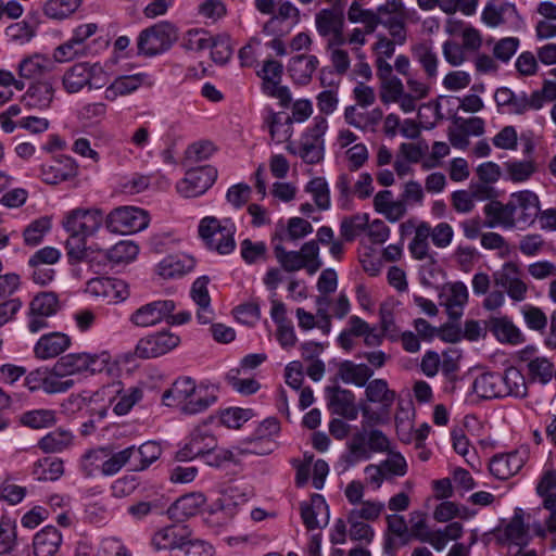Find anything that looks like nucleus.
I'll return each mask as SVG.
<instances>
[{"instance_id": "obj_1", "label": "nucleus", "mask_w": 556, "mask_h": 556, "mask_svg": "<svg viewBox=\"0 0 556 556\" xmlns=\"http://www.w3.org/2000/svg\"><path fill=\"white\" fill-rule=\"evenodd\" d=\"M363 420L361 430L356 431L348 442L349 453L342 455L341 459L348 467L354 466L359 460H366L372 453L389 452L390 441L379 429H369L376 425L384 424L381 414L374 412L370 406L364 404L358 408Z\"/></svg>"}, {"instance_id": "obj_2", "label": "nucleus", "mask_w": 556, "mask_h": 556, "mask_svg": "<svg viewBox=\"0 0 556 556\" xmlns=\"http://www.w3.org/2000/svg\"><path fill=\"white\" fill-rule=\"evenodd\" d=\"M178 40L177 27L167 21L142 29L137 38V54L154 58L167 52Z\"/></svg>"}, {"instance_id": "obj_3", "label": "nucleus", "mask_w": 556, "mask_h": 556, "mask_svg": "<svg viewBox=\"0 0 556 556\" xmlns=\"http://www.w3.org/2000/svg\"><path fill=\"white\" fill-rule=\"evenodd\" d=\"M237 227L230 218L223 224L214 216L204 217L199 225V235L206 247L222 255L231 253L236 248L235 233Z\"/></svg>"}, {"instance_id": "obj_4", "label": "nucleus", "mask_w": 556, "mask_h": 556, "mask_svg": "<svg viewBox=\"0 0 556 556\" xmlns=\"http://www.w3.org/2000/svg\"><path fill=\"white\" fill-rule=\"evenodd\" d=\"M148 213L135 206L114 208L105 218V226L111 232L131 233L148 227Z\"/></svg>"}, {"instance_id": "obj_5", "label": "nucleus", "mask_w": 556, "mask_h": 556, "mask_svg": "<svg viewBox=\"0 0 556 556\" xmlns=\"http://www.w3.org/2000/svg\"><path fill=\"white\" fill-rule=\"evenodd\" d=\"M101 74H103V68L99 63L80 62L74 64L65 72L62 84L68 93H76L85 86L99 88L101 85L97 84Z\"/></svg>"}, {"instance_id": "obj_6", "label": "nucleus", "mask_w": 556, "mask_h": 556, "mask_svg": "<svg viewBox=\"0 0 556 556\" xmlns=\"http://www.w3.org/2000/svg\"><path fill=\"white\" fill-rule=\"evenodd\" d=\"M217 447V439L207 428L206 422L198 426L190 433L189 441L176 453L179 462H189L201 458L205 453Z\"/></svg>"}, {"instance_id": "obj_7", "label": "nucleus", "mask_w": 556, "mask_h": 556, "mask_svg": "<svg viewBox=\"0 0 556 556\" xmlns=\"http://www.w3.org/2000/svg\"><path fill=\"white\" fill-rule=\"evenodd\" d=\"M217 169L211 165L191 168L177 185L178 192L185 198L203 194L216 180Z\"/></svg>"}, {"instance_id": "obj_8", "label": "nucleus", "mask_w": 556, "mask_h": 556, "mask_svg": "<svg viewBox=\"0 0 556 556\" xmlns=\"http://www.w3.org/2000/svg\"><path fill=\"white\" fill-rule=\"evenodd\" d=\"M103 213L97 208H75L68 212L63 220V227L68 233L86 237L94 235L101 227Z\"/></svg>"}, {"instance_id": "obj_9", "label": "nucleus", "mask_w": 556, "mask_h": 556, "mask_svg": "<svg viewBox=\"0 0 556 556\" xmlns=\"http://www.w3.org/2000/svg\"><path fill=\"white\" fill-rule=\"evenodd\" d=\"M325 395L331 414L348 420L357 418L359 407L355 404V395L351 390L343 389L340 386H329L325 388Z\"/></svg>"}, {"instance_id": "obj_10", "label": "nucleus", "mask_w": 556, "mask_h": 556, "mask_svg": "<svg viewBox=\"0 0 556 556\" xmlns=\"http://www.w3.org/2000/svg\"><path fill=\"white\" fill-rule=\"evenodd\" d=\"M180 343V338L170 332H157L138 341L135 353L140 358H154L164 355Z\"/></svg>"}, {"instance_id": "obj_11", "label": "nucleus", "mask_w": 556, "mask_h": 556, "mask_svg": "<svg viewBox=\"0 0 556 556\" xmlns=\"http://www.w3.org/2000/svg\"><path fill=\"white\" fill-rule=\"evenodd\" d=\"M176 308L173 300H157L137 308L130 315V321L138 327H150L165 320Z\"/></svg>"}, {"instance_id": "obj_12", "label": "nucleus", "mask_w": 556, "mask_h": 556, "mask_svg": "<svg viewBox=\"0 0 556 556\" xmlns=\"http://www.w3.org/2000/svg\"><path fill=\"white\" fill-rule=\"evenodd\" d=\"M192 536V531L188 525L175 521L172 525L157 530L152 536V545L155 549H168L170 554H175L180 545L188 538Z\"/></svg>"}, {"instance_id": "obj_13", "label": "nucleus", "mask_w": 556, "mask_h": 556, "mask_svg": "<svg viewBox=\"0 0 556 556\" xmlns=\"http://www.w3.org/2000/svg\"><path fill=\"white\" fill-rule=\"evenodd\" d=\"M301 518L308 530L324 528L329 523V506L320 494H313L311 502L300 504Z\"/></svg>"}, {"instance_id": "obj_14", "label": "nucleus", "mask_w": 556, "mask_h": 556, "mask_svg": "<svg viewBox=\"0 0 556 556\" xmlns=\"http://www.w3.org/2000/svg\"><path fill=\"white\" fill-rule=\"evenodd\" d=\"M78 166L75 160L67 155H59L51 165L41 166L42 181L49 185H58L77 176Z\"/></svg>"}, {"instance_id": "obj_15", "label": "nucleus", "mask_w": 556, "mask_h": 556, "mask_svg": "<svg viewBox=\"0 0 556 556\" xmlns=\"http://www.w3.org/2000/svg\"><path fill=\"white\" fill-rule=\"evenodd\" d=\"M208 282V276H201L194 280L190 290V296L198 305L197 319L201 325L211 324L214 318L211 296L207 289Z\"/></svg>"}, {"instance_id": "obj_16", "label": "nucleus", "mask_w": 556, "mask_h": 556, "mask_svg": "<svg viewBox=\"0 0 556 556\" xmlns=\"http://www.w3.org/2000/svg\"><path fill=\"white\" fill-rule=\"evenodd\" d=\"M195 266V260L184 253L165 256L155 267V271L164 279L181 277L191 271Z\"/></svg>"}, {"instance_id": "obj_17", "label": "nucleus", "mask_w": 556, "mask_h": 556, "mask_svg": "<svg viewBox=\"0 0 556 556\" xmlns=\"http://www.w3.org/2000/svg\"><path fill=\"white\" fill-rule=\"evenodd\" d=\"M523 465L525 457L518 451H514L493 456L489 465V470L495 478L506 480L516 475Z\"/></svg>"}, {"instance_id": "obj_18", "label": "nucleus", "mask_w": 556, "mask_h": 556, "mask_svg": "<svg viewBox=\"0 0 556 556\" xmlns=\"http://www.w3.org/2000/svg\"><path fill=\"white\" fill-rule=\"evenodd\" d=\"M54 98V88L50 79L38 80L29 86L22 102L29 109L46 110Z\"/></svg>"}, {"instance_id": "obj_19", "label": "nucleus", "mask_w": 556, "mask_h": 556, "mask_svg": "<svg viewBox=\"0 0 556 556\" xmlns=\"http://www.w3.org/2000/svg\"><path fill=\"white\" fill-rule=\"evenodd\" d=\"M71 345V339L63 332L43 334L36 343L34 353L40 359L59 356Z\"/></svg>"}, {"instance_id": "obj_20", "label": "nucleus", "mask_w": 556, "mask_h": 556, "mask_svg": "<svg viewBox=\"0 0 556 556\" xmlns=\"http://www.w3.org/2000/svg\"><path fill=\"white\" fill-rule=\"evenodd\" d=\"M206 498L202 493H190L180 496L167 509L168 517L174 521L184 522L186 518L198 514Z\"/></svg>"}, {"instance_id": "obj_21", "label": "nucleus", "mask_w": 556, "mask_h": 556, "mask_svg": "<svg viewBox=\"0 0 556 556\" xmlns=\"http://www.w3.org/2000/svg\"><path fill=\"white\" fill-rule=\"evenodd\" d=\"M472 390L479 397L484 400L504 397L506 392L502 375L490 371L484 372L475 379Z\"/></svg>"}, {"instance_id": "obj_22", "label": "nucleus", "mask_w": 556, "mask_h": 556, "mask_svg": "<svg viewBox=\"0 0 556 556\" xmlns=\"http://www.w3.org/2000/svg\"><path fill=\"white\" fill-rule=\"evenodd\" d=\"M54 61L50 58L35 53L24 58L18 64V75L25 79H39L54 68Z\"/></svg>"}, {"instance_id": "obj_23", "label": "nucleus", "mask_w": 556, "mask_h": 556, "mask_svg": "<svg viewBox=\"0 0 556 556\" xmlns=\"http://www.w3.org/2000/svg\"><path fill=\"white\" fill-rule=\"evenodd\" d=\"M316 28L320 36L341 35L344 26V15L339 4L331 9H323L316 14Z\"/></svg>"}, {"instance_id": "obj_24", "label": "nucleus", "mask_w": 556, "mask_h": 556, "mask_svg": "<svg viewBox=\"0 0 556 556\" xmlns=\"http://www.w3.org/2000/svg\"><path fill=\"white\" fill-rule=\"evenodd\" d=\"M61 543V532L53 526H47L34 536V554L35 556H55Z\"/></svg>"}, {"instance_id": "obj_25", "label": "nucleus", "mask_w": 556, "mask_h": 556, "mask_svg": "<svg viewBox=\"0 0 556 556\" xmlns=\"http://www.w3.org/2000/svg\"><path fill=\"white\" fill-rule=\"evenodd\" d=\"M318 63L315 55H295L289 61L288 72L295 84L304 86L311 81Z\"/></svg>"}, {"instance_id": "obj_26", "label": "nucleus", "mask_w": 556, "mask_h": 556, "mask_svg": "<svg viewBox=\"0 0 556 556\" xmlns=\"http://www.w3.org/2000/svg\"><path fill=\"white\" fill-rule=\"evenodd\" d=\"M365 395L366 400L370 403H379L381 405V412L389 414L396 393L390 390L388 382L384 379H374L366 383Z\"/></svg>"}, {"instance_id": "obj_27", "label": "nucleus", "mask_w": 556, "mask_h": 556, "mask_svg": "<svg viewBox=\"0 0 556 556\" xmlns=\"http://www.w3.org/2000/svg\"><path fill=\"white\" fill-rule=\"evenodd\" d=\"M374 370L366 364H355L352 361H343L338 368V376L344 383L365 387L372 377Z\"/></svg>"}, {"instance_id": "obj_28", "label": "nucleus", "mask_w": 556, "mask_h": 556, "mask_svg": "<svg viewBox=\"0 0 556 556\" xmlns=\"http://www.w3.org/2000/svg\"><path fill=\"white\" fill-rule=\"evenodd\" d=\"M129 450L131 451V470L134 471L147 469L152 463L157 460L162 454L161 445L154 441H148L139 447L131 445Z\"/></svg>"}, {"instance_id": "obj_29", "label": "nucleus", "mask_w": 556, "mask_h": 556, "mask_svg": "<svg viewBox=\"0 0 556 556\" xmlns=\"http://www.w3.org/2000/svg\"><path fill=\"white\" fill-rule=\"evenodd\" d=\"M199 387L190 377L178 378L170 389L163 394V402L167 406H180L188 400Z\"/></svg>"}, {"instance_id": "obj_30", "label": "nucleus", "mask_w": 556, "mask_h": 556, "mask_svg": "<svg viewBox=\"0 0 556 556\" xmlns=\"http://www.w3.org/2000/svg\"><path fill=\"white\" fill-rule=\"evenodd\" d=\"M511 198L516 200L518 207L521 208L519 222L532 225L541 212L539 197L530 190H523L513 193Z\"/></svg>"}, {"instance_id": "obj_31", "label": "nucleus", "mask_w": 556, "mask_h": 556, "mask_svg": "<svg viewBox=\"0 0 556 556\" xmlns=\"http://www.w3.org/2000/svg\"><path fill=\"white\" fill-rule=\"evenodd\" d=\"M506 15L517 16L515 4L509 2L500 3L496 0H491L486 2L481 14V20L490 27H497L505 22Z\"/></svg>"}, {"instance_id": "obj_32", "label": "nucleus", "mask_w": 556, "mask_h": 556, "mask_svg": "<svg viewBox=\"0 0 556 556\" xmlns=\"http://www.w3.org/2000/svg\"><path fill=\"white\" fill-rule=\"evenodd\" d=\"M488 327L501 342L518 344L523 341L519 329L507 317H493L490 319Z\"/></svg>"}, {"instance_id": "obj_33", "label": "nucleus", "mask_w": 556, "mask_h": 556, "mask_svg": "<svg viewBox=\"0 0 556 556\" xmlns=\"http://www.w3.org/2000/svg\"><path fill=\"white\" fill-rule=\"evenodd\" d=\"M18 422L35 430L50 428L56 424V414L53 409H31L22 413L18 416Z\"/></svg>"}, {"instance_id": "obj_34", "label": "nucleus", "mask_w": 556, "mask_h": 556, "mask_svg": "<svg viewBox=\"0 0 556 556\" xmlns=\"http://www.w3.org/2000/svg\"><path fill=\"white\" fill-rule=\"evenodd\" d=\"M139 253L138 245L129 240H122L106 251L101 252V261H109L114 264L128 263L136 258Z\"/></svg>"}, {"instance_id": "obj_35", "label": "nucleus", "mask_w": 556, "mask_h": 556, "mask_svg": "<svg viewBox=\"0 0 556 556\" xmlns=\"http://www.w3.org/2000/svg\"><path fill=\"white\" fill-rule=\"evenodd\" d=\"M504 534L507 541L520 547L529 544V528L523 522V511L521 508L515 510L514 517L504 529Z\"/></svg>"}, {"instance_id": "obj_36", "label": "nucleus", "mask_w": 556, "mask_h": 556, "mask_svg": "<svg viewBox=\"0 0 556 556\" xmlns=\"http://www.w3.org/2000/svg\"><path fill=\"white\" fill-rule=\"evenodd\" d=\"M450 295L446 299V312L450 319L457 321L463 316L464 306L468 301V290L465 283L458 281L451 286Z\"/></svg>"}, {"instance_id": "obj_37", "label": "nucleus", "mask_w": 556, "mask_h": 556, "mask_svg": "<svg viewBox=\"0 0 556 556\" xmlns=\"http://www.w3.org/2000/svg\"><path fill=\"white\" fill-rule=\"evenodd\" d=\"M89 353H72L60 357L55 366L56 375L72 376L87 370Z\"/></svg>"}, {"instance_id": "obj_38", "label": "nucleus", "mask_w": 556, "mask_h": 556, "mask_svg": "<svg viewBox=\"0 0 556 556\" xmlns=\"http://www.w3.org/2000/svg\"><path fill=\"white\" fill-rule=\"evenodd\" d=\"M217 401V396L207 388L199 387L194 394L181 405L182 413L194 415L204 412Z\"/></svg>"}, {"instance_id": "obj_39", "label": "nucleus", "mask_w": 556, "mask_h": 556, "mask_svg": "<svg viewBox=\"0 0 556 556\" xmlns=\"http://www.w3.org/2000/svg\"><path fill=\"white\" fill-rule=\"evenodd\" d=\"M38 22L35 16H28L27 20L11 24L5 29V35L11 41L18 45L29 42L36 35Z\"/></svg>"}, {"instance_id": "obj_40", "label": "nucleus", "mask_w": 556, "mask_h": 556, "mask_svg": "<svg viewBox=\"0 0 556 556\" xmlns=\"http://www.w3.org/2000/svg\"><path fill=\"white\" fill-rule=\"evenodd\" d=\"M274 253L280 266L288 273L303 269L306 265V252H303V247L300 251H287L281 244H276Z\"/></svg>"}, {"instance_id": "obj_41", "label": "nucleus", "mask_w": 556, "mask_h": 556, "mask_svg": "<svg viewBox=\"0 0 556 556\" xmlns=\"http://www.w3.org/2000/svg\"><path fill=\"white\" fill-rule=\"evenodd\" d=\"M72 440L73 434L68 430L60 428L42 437L38 446L46 453H56L70 446Z\"/></svg>"}, {"instance_id": "obj_42", "label": "nucleus", "mask_w": 556, "mask_h": 556, "mask_svg": "<svg viewBox=\"0 0 556 556\" xmlns=\"http://www.w3.org/2000/svg\"><path fill=\"white\" fill-rule=\"evenodd\" d=\"M29 309H31L34 314L51 317L60 309L59 298L56 293L52 291L40 292L30 301Z\"/></svg>"}, {"instance_id": "obj_43", "label": "nucleus", "mask_w": 556, "mask_h": 556, "mask_svg": "<svg viewBox=\"0 0 556 556\" xmlns=\"http://www.w3.org/2000/svg\"><path fill=\"white\" fill-rule=\"evenodd\" d=\"M269 125V132L273 140L278 143L287 141L291 138L292 129V117L282 116L281 113H271L267 119Z\"/></svg>"}, {"instance_id": "obj_44", "label": "nucleus", "mask_w": 556, "mask_h": 556, "mask_svg": "<svg viewBox=\"0 0 556 556\" xmlns=\"http://www.w3.org/2000/svg\"><path fill=\"white\" fill-rule=\"evenodd\" d=\"M149 78L146 73H140L131 76L118 77L114 83L105 90L106 98L110 99V93L115 94H128L138 89V87Z\"/></svg>"}, {"instance_id": "obj_45", "label": "nucleus", "mask_w": 556, "mask_h": 556, "mask_svg": "<svg viewBox=\"0 0 556 556\" xmlns=\"http://www.w3.org/2000/svg\"><path fill=\"white\" fill-rule=\"evenodd\" d=\"M502 379L506 388L505 396L525 397L527 395L525 377L516 367H508L502 375Z\"/></svg>"}, {"instance_id": "obj_46", "label": "nucleus", "mask_w": 556, "mask_h": 556, "mask_svg": "<svg viewBox=\"0 0 556 556\" xmlns=\"http://www.w3.org/2000/svg\"><path fill=\"white\" fill-rule=\"evenodd\" d=\"M430 237V225L426 222L420 223L415 229V237L409 243V252L416 260H425L428 257Z\"/></svg>"}, {"instance_id": "obj_47", "label": "nucleus", "mask_w": 556, "mask_h": 556, "mask_svg": "<svg viewBox=\"0 0 556 556\" xmlns=\"http://www.w3.org/2000/svg\"><path fill=\"white\" fill-rule=\"evenodd\" d=\"M369 222L368 214H355L351 217H345L340 224V233L342 238L352 242L365 229H367Z\"/></svg>"}, {"instance_id": "obj_48", "label": "nucleus", "mask_w": 556, "mask_h": 556, "mask_svg": "<svg viewBox=\"0 0 556 556\" xmlns=\"http://www.w3.org/2000/svg\"><path fill=\"white\" fill-rule=\"evenodd\" d=\"M348 17L352 23H364L366 34L374 33L381 22V18L377 13L371 10L362 9L356 1L351 4L348 12Z\"/></svg>"}, {"instance_id": "obj_49", "label": "nucleus", "mask_w": 556, "mask_h": 556, "mask_svg": "<svg viewBox=\"0 0 556 556\" xmlns=\"http://www.w3.org/2000/svg\"><path fill=\"white\" fill-rule=\"evenodd\" d=\"M81 0H48L43 7L45 14L54 20H63L73 14Z\"/></svg>"}, {"instance_id": "obj_50", "label": "nucleus", "mask_w": 556, "mask_h": 556, "mask_svg": "<svg viewBox=\"0 0 556 556\" xmlns=\"http://www.w3.org/2000/svg\"><path fill=\"white\" fill-rule=\"evenodd\" d=\"M305 191L312 193L316 206L326 211L330 207V191L324 177L313 178L305 187Z\"/></svg>"}, {"instance_id": "obj_51", "label": "nucleus", "mask_w": 556, "mask_h": 556, "mask_svg": "<svg viewBox=\"0 0 556 556\" xmlns=\"http://www.w3.org/2000/svg\"><path fill=\"white\" fill-rule=\"evenodd\" d=\"M483 213L485 215V220L483 222L485 228H495L497 226L507 229L511 228L509 222L505 219L504 204L496 199L484 205Z\"/></svg>"}, {"instance_id": "obj_52", "label": "nucleus", "mask_w": 556, "mask_h": 556, "mask_svg": "<svg viewBox=\"0 0 556 556\" xmlns=\"http://www.w3.org/2000/svg\"><path fill=\"white\" fill-rule=\"evenodd\" d=\"M507 179L514 182L528 180L536 170L533 161H508L504 163Z\"/></svg>"}, {"instance_id": "obj_53", "label": "nucleus", "mask_w": 556, "mask_h": 556, "mask_svg": "<svg viewBox=\"0 0 556 556\" xmlns=\"http://www.w3.org/2000/svg\"><path fill=\"white\" fill-rule=\"evenodd\" d=\"M414 56L419 61L427 75L432 78L438 73V58L430 45L422 42L413 48Z\"/></svg>"}, {"instance_id": "obj_54", "label": "nucleus", "mask_w": 556, "mask_h": 556, "mask_svg": "<svg viewBox=\"0 0 556 556\" xmlns=\"http://www.w3.org/2000/svg\"><path fill=\"white\" fill-rule=\"evenodd\" d=\"M283 73V65L276 60L268 59L263 67L257 71V76L263 80V90H268L269 86L279 85Z\"/></svg>"}, {"instance_id": "obj_55", "label": "nucleus", "mask_w": 556, "mask_h": 556, "mask_svg": "<svg viewBox=\"0 0 556 556\" xmlns=\"http://www.w3.org/2000/svg\"><path fill=\"white\" fill-rule=\"evenodd\" d=\"M17 541L16 523L8 517L0 520V555L9 554L13 551Z\"/></svg>"}, {"instance_id": "obj_56", "label": "nucleus", "mask_w": 556, "mask_h": 556, "mask_svg": "<svg viewBox=\"0 0 556 556\" xmlns=\"http://www.w3.org/2000/svg\"><path fill=\"white\" fill-rule=\"evenodd\" d=\"M86 292L96 298H102L109 302L114 299L113 278L97 277L90 279L86 285Z\"/></svg>"}, {"instance_id": "obj_57", "label": "nucleus", "mask_w": 556, "mask_h": 556, "mask_svg": "<svg viewBox=\"0 0 556 556\" xmlns=\"http://www.w3.org/2000/svg\"><path fill=\"white\" fill-rule=\"evenodd\" d=\"M211 36L204 29H190L182 38L181 47L187 51L200 52L210 47Z\"/></svg>"}, {"instance_id": "obj_58", "label": "nucleus", "mask_w": 556, "mask_h": 556, "mask_svg": "<svg viewBox=\"0 0 556 556\" xmlns=\"http://www.w3.org/2000/svg\"><path fill=\"white\" fill-rule=\"evenodd\" d=\"M240 368H232L226 375L227 382L239 393L244 395L254 394L261 388L257 380L253 378L240 379Z\"/></svg>"}, {"instance_id": "obj_59", "label": "nucleus", "mask_w": 556, "mask_h": 556, "mask_svg": "<svg viewBox=\"0 0 556 556\" xmlns=\"http://www.w3.org/2000/svg\"><path fill=\"white\" fill-rule=\"evenodd\" d=\"M299 155L307 164H317L324 159V143L303 137Z\"/></svg>"}, {"instance_id": "obj_60", "label": "nucleus", "mask_w": 556, "mask_h": 556, "mask_svg": "<svg viewBox=\"0 0 556 556\" xmlns=\"http://www.w3.org/2000/svg\"><path fill=\"white\" fill-rule=\"evenodd\" d=\"M210 43L208 48H211L213 61L217 64L227 63L232 54L229 37L226 35H218L214 38L211 37Z\"/></svg>"}, {"instance_id": "obj_61", "label": "nucleus", "mask_w": 556, "mask_h": 556, "mask_svg": "<svg viewBox=\"0 0 556 556\" xmlns=\"http://www.w3.org/2000/svg\"><path fill=\"white\" fill-rule=\"evenodd\" d=\"M86 236L70 233V237L66 240V252L70 264L83 262L84 257L88 258V255H86V251L88 250L86 247Z\"/></svg>"}, {"instance_id": "obj_62", "label": "nucleus", "mask_w": 556, "mask_h": 556, "mask_svg": "<svg viewBox=\"0 0 556 556\" xmlns=\"http://www.w3.org/2000/svg\"><path fill=\"white\" fill-rule=\"evenodd\" d=\"M253 416L250 408L231 407L220 413V422L228 428L238 429Z\"/></svg>"}, {"instance_id": "obj_63", "label": "nucleus", "mask_w": 556, "mask_h": 556, "mask_svg": "<svg viewBox=\"0 0 556 556\" xmlns=\"http://www.w3.org/2000/svg\"><path fill=\"white\" fill-rule=\"evenodd\" d=\"M169 556H213V548L206 542L190 536L180 545L178 552Z\"/></svg>"}, {"instance_id": "obj_64", "label": "nucleus", "mask_w": 556, "mask_h": 556, "mask_svg": "<svg viewBox=\"0 0 556 556\" xmlns=\"http://www.w3.org/2000/svg\"><path fill=\"white\" fill-rule=\"evenodd\" d=\"M51 223L48 217H42L34 220L24 230V241L27 245L35 247L39 244L43 235L50 229Z\"/></svg>"}]
</instances>
